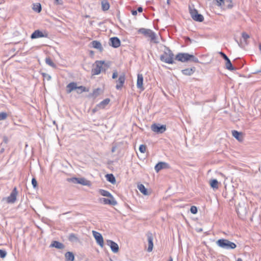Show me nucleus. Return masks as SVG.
Here are the masks:
<instances>
[{
	"mask_svg": "<svg viewBox=\"0 0 261 261\" xmlns=\"http://www.w3.org/2000/svg\"><path fill=\"white\" fill-rule=\"evenodd\" d=\"M202 231V229H200L199 231Z\"/></svg>",
	"mask_w": 261,
	"mask_h": 261,
	"instance_id": "nucleus-63",
	"label": "nucleus"
},
{
	"mask_svg": "<svg viewBox=\"0 0 261 261\" xmlns=\"http://www.w3.org/2000/svg\"><path fill=\"white\" fill-rule=\"evenodd\" d=\"M45 63L47 65L52 67L53 68H56V67H57L56 65L53 62V61L51 60V59L49 57L46 58Z\"/></svg>",
	"mask_w": 261,
	"mask_h": 261,
	"instance_id": "nucleus-34",
	"label": "nucleus"
},
{
	"mask_svg": "<svg viewBox=\"0 0 261 261\" xmlns=\"http://www.w3.org/2000/svg\"><path fill=\"white\" fill-rule=\"evenodd\" d=\"M7 252L4 250L0 249V257L4 258L6 257Z\"/></svg>",
	"mask_w": 261,
	"mask_h": 261,
	"instance_id": "nucleus-48",
	"label": "nucleus"
},
{
	"mask_svg": "<svg viewBox=\"0 0 261 261\" xmlns=\"http://www.w3.org/2000/svg\"><path fill=\"white\" fill-rule=\"evenodd\" d=\"M216 2L217 5L219 7H222L224 5L225 0H215Z\"/></svg>",
	"mask_w": 261,
	"mask_h": 261,
	"instance_id": "nucleus-44",
	"label": "nucleus"
},
{
	"mask_svg": "<svg viewBox=\"0 0 261 261\" xmlns=\"http://www.w3.org/2000/svg\"><path fill=\"white\" fill-rule=\"evenodd\" d=\"M191 55L188 53H178L175 57V59L181 62H187L190 60Z\"/></svg>",
	"mask_w": 261,
	"mask_h": 261,
	"instance_id": "nucleus-8",
	"label": "nucleus"
},
{
	"mask_svg": "<svg viewBox=\"0 0 261 261\" xmlns=\"http://www.w3.org/2000/svg\"><path fill=\"white\" fill-rule=\"evenodd\" d=\"M101 91V89L99 88L95 89L93 90L91 95L94 97H97L100 94V91Z\"/></svg>",
	"mask_w": 261,
	"mask_h": 261,
	"instance_id": "nucleus-38",
	"label": "nucleus"
},
{
	"mask_svg": "<svg viewBox=\"0 0 261 261\" xmlns=\"http://www.w3.org/2000/svg\"><path fill=\"white\" fill-rule=\"evenodd\" d=\"M116 146H113L111 149L112 152H114L116 151Z\"/></svg>",
	"mask_w": 261,
	"mask_h": 261,
	"instance_id": "nucleus-55",
	"label": "nucleus"
},
{
	"mask_svg": "<svg viewBox=\"0 0 261 261\" xmlns=\"http://www.w3.org/2000/svg\"><path fill=\"white\" fill-rule=\"evenodd\" d=\"M236 211L240 218L244 219L248 213L245 203H239L236 207Z\"/></svg>",
	"mask_w": 261,
	"mask_h": 261,
	"instance_id": "nucleus-6",
	"label": "nucleus"
},
{
	"mask_svg": "<svg viewBox=\"0 0 261 261\" xmlns=\"http://www.w3.org/2000/svg\"><path fill=\"white\" fill-rule=\"evenodd\" d=\"M189 61L194 63H199V60L197 58L195 57L194 55H191L190 60Z\"/></svg>",
	"mask_w": 261,
	"mask_h": 261,
	"instance_id": "nucleus-43",
	"label": "nucleus"
},
{
	"mask_svg": "<svg viewBox=\"0 0 261 261\" xmlns=\"http://www.w3.org/2000/svg\"><path fill=\"white\" fill-rule=\"evenodd\" d=\"M8 115L6 112H1L0 113V121L4 120L7 119Z\"/></svg>",
	"mask_w": 261,
	"mask_h": 261,
	"instance_id": "nucleus-39",
	"label": "nucleus"
},
{
	"mask_svg": "<svg viewBox=\"0 0 261 261\" xmlns=\"http://www.w3.org/2000/svg\"><path fill=\"white\" fill-rule=\"evenodd\" d=\"M17 190L16 187H14L11 192L9 196L7 198H3V200L6 199L7 202L9 203H13L16 200V196L17 195Z\"/></svg>",
	"mask_w": 261,
	"mask_h": 261,
	"instance_id": "nucleus-9",
	"label": "nucleus"
},
{
	"mask_svg": "<svg viewBox=\"0 0 261 261\" xmlns=\"http://www.w3.org/2000/svg\"><path fill=\"white\" fill-rule=\"evenodd\" d=\"M226 3H228L226 6V7L228 9H231L232 8L233 5L232 4V0H226L225 1Z\"/></svg>",
	"mask_w": 261,
	"mask_h": 261,
	"instance_id": "nucleus-49",
	"label": "nucleus"
},
{
	"mask_svg": "<svg viewBox=\"0 0 261 261\" xmlns=\"http://www.w3.org/2000/svg\"><path fill=\"white\" fill-rule=\"evenodd\" d=\"M101 10L103 11H108L110 7V5L107 0H102L101 1Z\"/></svg>",
	"mask_w": 261,
	"mask_h": 261,
	"instance_id": "nucleus-25",
	"label": "nucleus"
},
{
	"mask_svg": "<svg viewBox=\"0 0 261 261\" xmlns=\"http://www.w3.org/2000/svg\"><path fill=\"white\" fill-rule=\"evenodd\" d=\"M189 12L191 17L193 20L197 22H202L204 20V17L202 15L198 13V11L195 9L194 6H189Z\"/></svg>",
	"mask_w": 261,
	"mask_h": 261,
	"instance_id": "nucleus-5",
	"label": "nucleus"
},
{
	"mask_svg": "<svg viewBox=\"0 0 261 261\" xmlns=\"http://www.w3.org/2000/svg\"><path fill=\"white\" fill-rule=\"evenodd\" d=\"M232 135L239 142H242L244 139V134L242 132H239L236 130H232Z\"/></svg>",
	"mask_w": 261,
	"mask_h": 261,
	"instance_id": "nucleus-17",
	"label": "nucleus"
},
{
	"mask_svg": "<svg viewBox=\"0 0 261 261\" xmlns=\"http://www.w3.org/2000/svg\"><path fill=\"white\" fill-rule=\"evenodd\" d=\"M33 9L36 12L39 13L41 11V6L39 3L34 4Z\"/></svg>",
	"mask_w": 261,
	"mask_h": 261,
	"instance_id": "nucleus-36",
	"label": "nucleus"
},
{
	"mask_svg": "<svg viewBox=\"0 0 261 261\" xmlns=\"http://www.w3.org/2000/svg\"><path fill=\"white\" fill-rule=\"evenodd\" d=\"M237 261H243V260L241 258H238Z\"/></svg>",
	"mask_w": 261,
	"mask_h": 261,
	"instance_id": "nucleus-59",
	"label": "nucleus"
},
{
	"mask_svg": "<svg viewBox=\"0 0 261 261\" xmlns=\"http://www.w3.org/2000/svg\"><path fill=\"white\" fill-rule=\"evenodd\" d=\"M98 193L102 196L109 198H113V196L108 191L103 189H99Z\"/></svg>",
	"mask_w": 261,
	"mask_h": 261,
	"instance_id": "nucleus-29",
	"label": "nucleus"
},
{
	"mask_svg": "<svg viewBox=\"0 0 261 261\" xmlns=\"http://www.w3.org/2000/svg\"><path fill=\"white\" fill-rule=\"evenodd\" d=\"M32 184L34 188H37L38 187L37 181L35 178H33L32 179Z\"/></svg>",
	"mask_w": 261,
	"mask_h": 261,
	"instance_id": "nucleus-47",
	"label": "nucleus"
},
{
	"mask_svg": "<svg viewBox=\"0 0 261 261\" xmlns=\"http://www.w3.org/2000/svg\"><path fill=\"white\" fill-rule=\"evenodd\" d=\"M242 44V41H241L240 44H239V46H241Z\"/></svg>",
	"mask_w": 261,
	"mask_h": 261,
	"instance_id": "nucleus-62",
	"label": "nucleus"
},
{
	"mask_svg": "<svg viewBox=\"0 0 261 261\" xmlns=\"http://www.w3.org/2000/svg\"><path fill=\"white\" fill-rule=\"evenodd\" d=\"M57 2H58L59 0H55ZM58 4H59V3H57Z\"/></svg>",
	"mask_w": 261,
	"mask_h": 261,
	"instance_id": "nucleus-64",
	"label": "nucleus"
},
{
	"mask_svg": "<svg viewBox=\"0 0 261 261\" xmlns=\"http://www.w3.org/2000/svg\"><path fill=\"white\" fill-rule=\"evenodd\" d=\"M242 37L245 44L246 45L248 44L247 39L250 38V36L247 33L244 32L242 33Z\"/></svg>",
	"mask_w": 261,
	"mask_h": 261,
	"instance_id": "nucleus-37",
	"label": "nucleus"
},
{
	"mask_svg": "<svg viewBox=\"0 0 261 261\" xmlns=\"http://www.w3.org/2000/svg\"><path fill=\"white\" fill-rule=\"evenodd\" d=\"M76 93L78 94H81L83 92H88L89 89H87L85 87L83 86H77V89H76Z\"/></svg>",
	"mask_w": 261,
	"mask_h": 261,
	"instance_id": "nucleus-33",
	"label": "nucleus"
},
{
	"mask_svg": "<svg viewBox=\"0 0 261 261\" xmlns=\"http://www.w3.org/2000/svg\"><path fill=\"white\" fill-rule=\"evenodd\" d=\"M168 261H173V259H172V257H171V256H170V257H169V259Z\"/></svg>",
	"mask_w": 261,
	"mask_h": 261,
	"instance_id": "nucleus-58",
	"label": "nucleus"
},
{
	"mask_svg": "<svg viewBox=\"0 0 261 261\" xmlns=\"http://www.w3.org/2000/svg\"><path fill=\"white\" fill-rule=\"evenodd\" d=\"M92 233L96 241V243L101 247H103L104 245L103 239L101 233L94 230L92 231Z\"/></svg>",
	"mask_w": 261,
	"mask_h": 261,
	"instance_id": "nucleus-10",
	"label": "nucleus"
},
{
	"mask_svg": "<svg viewBox=\"0 0 261 261\" xmlns=\"http://www.w3.org/2000/svg\"><path fill=\"white\" fill-rule=\"evenodd\" d=\"M196 70V68L195 67H192L191 68H188L185 69H182L181 70V72L183 74L185 75H191L193 74Z\"/></svg>",
	"mask_w": 261,
	"mask_h": 261,
	"instance_id": "nucleus-21",
	"label": "nucleus"
},
{
	"mask_svg": "<svg viewBox=\"0 0 261 261\" xmlns=\"http://www.w3.org/2000/svg\"><path fill=\"white\" fill-rule=\"evenodd\" d=\"M219 54L220 55L221 57L225 60L226 61L228 59H229L228 57L222 51H220L219 53Z\"/></svg>",
	"mask_w": 261,
	"mask_h": 261,
	"instance_id": "nucleus-51",
	"label": "nucleus"
},
{
	"mask_svg": "<svg viewBox=\"0 0 261 261\" xmlns=\"http://www.w3.org/2000/svg\"><path fill=\"white\" fill-rule=\"evenodd\" d=\"M99 201L101 203H103L105 204H109L111 205H116L117 204V202L115 199L114 197L106 198H100L99 199Z\"/></svg>",
	"mask_w": 261,
	"mask_h": 261,
	"instance_id": "nucleus-12",
	"label": "nucleus"
},
{
	"mask_svg": "<svg viewBox=\"0 0 261 261\" xmlns=\"http://www.w3.org/2000/svg\"><path fill=\"white\" fill-rule=\"evenodd\" d=\"M8 141L9 140L8 137L6 136H4L3 137V142L1 143V145L3 146L4 147L8 143Z\"/></svg>",
	"mask_w": 261,
	"mask_h": 261,
	"instance_id": "nucleus-40",
	"label": "nucleus"
},
{
	"mask_svg": "<svg viewBox=\"0 0 261 261\" xmlns=\"http://www.w3.org/2000/svg\"><path fill=\"white\" fill-rule=\"evenodd\" d=\"M65 261H74V255L72 252L68 251L65 254Z\"/></svg>",
	"mask_w": 261,
	"mask_h": 261,
	"instance_id": "nucleus-26",
	"label": "nucleus"
},
{
	"mask_svg": "<svg viewBox=\"0 0 261 261\" xmlns=\"http://www.w3.org/2000/svg\"><path fill=\"white\" fill-rule=\"evenodd\" d=\"M167 4L169 5L170 4V0H167Z\"/></svg>",
	"mask_w": 261,
	"mask_h": 261,
	"instance_id": "nucleus-60",
	"label": "nucleus"
},
{
	"mask_svg": "<svg viewBox=\"0 0 261 261\" xmlns=\"http://www.w3.org/2000/svg\"><path fill=\"white\" fill-rule=\"evenodd\" d=\"M146 236L147 237V241L148 243L147 251L151 252L152 251L153 247V235L151 232L148 231L146 233Z\"/></svg>",
	"mask_w": 261,
	"mask_h": 261,
	"instance_id": "nucleus-13",
	"label": "nucleus"
},
{
	"mask_svg": "<svg viewBox=\"0 0 261 261\" xmlns=\"http://www.w3.org/2000/svg\"><path fill=\"white\" fill-rule=\"evenodd\" d=\"M137 87L141 90L144 89L143 87V76L142 74H138L137 75Z\"/></svg>",
	"mask_w": 261,
	"mask_h": 261,
	"instance_id": "nucleus-18",
	"label": "nucleus"
},
{
	"mask_svg": "<svg viewBox=\"0 0 261 261\" xmlns=\"http://www.w3.org/2000/svg\"><path fill=\"white\" fill-rule=\"evenodd\" d=\"M117 76H118V72H117V70L114 71L113 74H112V79H115L117 77Z\"/></svg>",
	"mask_w": 261,
	"mask_h": 261,
	"instance_id": "nucleus-52",
	"label": "nucleus"
},
{
	"mask_svg": "<svg viewBox=\"0 0 261 261\" xmlns=\"http://www.w3.org/2000/svg\"><path fill=\"white\" fill-rule=\"evenodd\" d=\"M121 42L117 37H113L110 39L109 44L114 48H117L120 46Z\"/></svg>",
	"mask_w": 261,
	"mask_h": 261,
	"instance_id": "nucleus-15",
	"label": "nucleus"
},
{
	"mask_svg": "<svg viewBox=\"0 0 261 261\" xmlns=\"http://www.w3.org/2000/svg\"><path fill=\"white\" fill-rule=\"evenodd\" d=\"M110 101V98H106L102 101H101L97 105V108H98L99 109H104L107 105H108Z\"/></svg>",
	"mask_w": 261,
	"mask_h": 261,
	"instance_id": "nucleus-24",
	"label": "nucleus"
},
{
	"mask_svg": "<svg viewBox=\"0 0 261 261\" xmlns=\"http://www.w3.org/2000/svg\"><path fill=\"white\" fill-rule=\"evenodd\" d=\"M99 109L98 108H97V106L92 110L93 113H95L97 110Z\"/></svg>",
	"mask_w": 261,
	"mask_h": 261,
	"instance_id": "nucleus-56",
	"label": "nucleus"
},
{
	"mask_svg": "<svg viewBox=\"0 0 261 261\" xmlns=\"http://www.w3.org/2000/svg\"><path fill=\"white\" fill-rule=\"evenodd\" d=\"M90 54H91V55L94 54V51H90Z\"/></svg>",
	"mask_w": 261,
	"mask_h": 261,
	"instance_id": "nucleus-61",
	"label": "nucleus"
},
{
	"mask_svg": "<svg viewBox=\"0 0 261 261\" xmlns=\"http://www.w3.org/2000/svg\"><path fill=\"white\" fill-rule=\"evenodd\" d=\"M139 150L141 153H144L146 150V146L144 144H141L139 146Z\"/></svg>",
	"mask_w": 261,
	"mask_h": 261,
	"instance_id": "nucleus-41",
	"label": "nucleus"
},
{
	"mask_svg": "<svg viewBox=\"0 0 261 261\" xmlns=\"http://www.w3.org/2000/svg\"><path fill=\"white\" fill-rule=\"evenodd\" d=\"M68 240L70 242H77L79 239L74 233H70L68 236Z\"/></svg>",
	"mask_w": 261,
	"mask_h": 261,
	"instance_id": "nucleus-35",
	"label": "nucleus"
},
{
	"mask_svg": "<svg viewBox=\"0 0 261 261\" xmlns=\"http://www.w3.org/2000/svg\"><path fill=\"white\" fill-rule=\"evenodd\" d=\"M151 130L158 134H162L166 130L165 125H161L159 123H153L151 126Z\"/></svg>",
	"mask_w": 261,
	"mask_h": 261,
	"instance_id": "nucleus-7",
	"label": "nucleus"
},
{
	"mask_svg": "<svg viewBox=\"0 0 261 261\" xmlns=\"http://www.w3.org/2000/svg\"><path fill=\"white\" fill-rule=\"evenodd\" d=\"M108 67V63H106L104 61H96L93 65L91 72L92 75H98L100 74L103 69L102 65Z\"/></svg>",
	"mask_w": 261,
	"mask_h": 261,
	"instance_id": "nucleus-4",
	"label": "nucleus"
},
{
	"mask_svg": "<svg viewBox=\"0 0 261 261\" xmlns=\"http://www.w3.org/2000/svg\"><path fill=\"white\" fill-rule=\"evenodd\" d=\"M138 33L143 34L146 37L149 38L151 42L155 44L159 43L155 33L151 30L142 28L138 30Z\"/></svg>",
	"mask_w": 261,
	"mask_h": 261,
	"instance_id": "nucleus-2",
	"label": "nucleus"
},
{
	"mask_svg": "<svg viewBox=\"0 0 261 261\" xmlns=\"http://www.w3.org/2000/svg\"><path fill=\"white\" fill-rule=\"evenodd\" d=\"M106 177L107 181L110 183L112 184H115L116 183V178L113 174H107L106 175Z\"/></svg>",
	"mask_w": 261,
	"mask_h": 261,
	"instance_id": "nucleus-30",
	"label": "nucleus"
},
{
	"mask_svg": "<svg viewBox=\"0 0 261 261\" xmlns=\"http://www.w3.org/2000/svg\"><path fill=\"white\" fill-rule=\"evenodd\" d=\"M42 76L46 79L47 81H49L51 79V76L46 73H42Z\"/></svg>",
	"mask_w": 261,
	"mask_h": 261,
	"instance_id": "nucleus-50",
	"label": "nucleus"
},
{
	"mask_svg": "<svg viewBox=\"0 0 261 261\" xmlns=\"http://www.w3.org/2000/svg\"><path fill=\"white\" fill-rule=\"evenodd\" d=\"M168 166L169 165L168 163L161 162L156 164L154 167V169L156 172H159L161 170L163 169L167 168Z\"/></svg>",
	"mask_w": 261,
	"mask_h": 261,
	"instance_id": "nucleus-19",
	"label": "nucleus"
},
{
	"mask_svg": "<svg viewBox=\"0 0 261 261\" xmlns=\"http://www.w3.org/2000/svg\"><path fill=\"white\" fill-rule=\"evenodd\" d=\"M107 243L111 248L112 251L114 253H117L119 251V246L118 244L112 240H108Z\"/></svg>",
	"mask_w": 261,
	"mask_h": 261,
	"instance_id": "nucleus-16",
	"label": "nucleus"
},
{
	"mask_svg": "<svg viewBox=\"0 0 261 261\" xmlns=\"http://www.w3.org/2000/svg\"><path fill=\"white\" fill-rule=\"evenodd\" d=\"M50 247H55L59 249H63L64 248V245L57 241H54L51 242V244L50 245Z\"/></svg>",
	"mask_w": 261,
	"mask_h": 261,
	"instance_id": "nucleus-23",
	"label": "nucleus"
},
{
	"mask_svg": "<svg viewBox=\"0 0 261 261\" xmlns=\"http://www.w3.org/2000/svg\"><path fill=\"white\" fill-rule=\"evenodd\" d=\"M77 89V84L75 82H71L68 84L66 86V92L69 94L72 91Z\"/></svg>",
	"mask_w": 261,
	"mask_h": 261,
	"instance_id": "nucleus-20",
	"label": "nucleus"
},
{
	"mask_svg": "<svg viewBox=\"0 0 261 261\" xmlns=\"http://www.w3.org/2000/svg\"><path fill=\"white\" fill-rule=\"evenodd\" d=\"M210 184L211 187L214 189H217L219 188V182L216 179H213L211 180L210 181Z\"/></svg>",
	"mask_w": 261,
	"mask_h": 261,
	"instance_id": "nucleus-32",
	"label": "nucleus"
},
{
	"mask_svg": "<svg viewBox=\"0 0 261 261\" xmlns=\"http://www.w3.org/2000/svg\"><path fill=\"white\" fill-rule=\"evenodd\" d=\"M78 184L87 186H90L91 185L90 181L86 179L84 177L79 178Z\"/></svg>",
	"mask_w": 261,
	"mask_h": 261,
	"instance_id": "nucleus-28",
	"label": "nucleus"
},
{
	"mask_svg": "<svg viewBox=\"0 0 261 261\" xmlns=\"http://www.w3.org/2000/svg\"><path fill=\"white\" fill-rule=\"evenodd\" d=\"M226 61V63H225V67L227 69L230 70V71H233V70H236L237 69V68L234 67L230 59H228L227 60L225 61Z\"/></svg>",
	"mask_w": 261,
	"mask_h": 261,
	"instance_id": "nucleus-27",
	"label": "nucleus"
},
{
	"mask_svg": "<svg viewBox=\"0 0 261 261\" xmlns=\"http://www.w3.org/2000/svg\"><path fill=\"white\" fill-rule=\"evenodd\" d=\"M125 81V75L124 73H123L119 76L118 80L116 81V82L117 83V84L116 86V89H117V90L121 89V88L123 86Z\"/></svg>",
	"mask_w": 261,
	"mask_h": 261,
	"instance_id": "nucleus-14",
	"label": "nucleus"
},
{
	"mask_svg": "<svg viewBox=\"0 0 261 261\" xmlns=\"http://www.w3.org/2000/svg\"><path fill=\"white\" fill-rule=\"evenodd\" d=\"M91 44L93 48L98 49L100 52L103 50L101 43L98 41L94 40L91 42Z\"/></svg>",
	"mask_w": 261,
	"mask_h": 261,
	"instance_id": "nucleus-22",
	"label": "nucleus"
},
{
	"mask_svg": "<svg viewBox=\"0 0 261 261\" xmlns=\"http://www.w3.org/2000/svg\"><path fill=\"white\" fill-rule=\"evenodd\" d=\"M79 178L77 177H72L68 179V181H70L73 184H78Z\"/></svg>",
	"mask_w": 261,
	"mask_h": 261,
	"instance_id": "nucleus-45",
	"label": "nucleus"
},
{
	"mask_svg": "<svg viewBox=\"0 0 261 261\" xmlns=\"http://www.w3.org/2000/svg\"><path fill=\"white\" fill-rule=\"evenodd\" d=\"M138 188L143 195H148L147 189L145 187V186L143 184H139L138 185Z\"/></svg>",
	"mask_w": 261,
	"mask_h": 261,
	"instance_id": "nucleus-31",
	"label": "nucleus"
},
{
	"mask_svg": "<svg viewBox=\"0 0 261 261\" xmlns=\"http://www.w3.org/2000/svg\"><path fill=\"white\" fill-rule=\"evenodd\" d=\"M4 150H5L4 148V147H3V148L1 149V151H0V152H1V153L3 152L4 151Z\"/></svg>",
	"mask_w": 261,
	"mask_h": 261,
	"instance_id": "nucleus-57",
	"label": "nucleus"
},
{
	"mask_svg": "<svg viewBox=\"0 0 261 261\" xmlns=\"http://www.w3.org/2000/svg\"><path fill=\"white\" fill-rule=\"evenodd\" d=\"M190 212L193 214H196L198 212L197 207L195 206H192L190 208Z\"/></svg>",
	"mask_w": 261,
	"mask_h": 261,
	"instance_id": "nucleus-46",
	"label": "nucleus"
},
{
	"mask_svg": "<svg viewBox=\"0 0 261 261\" xmlns=\"http://www.w3.org/2000/svg\"><path fill=\"white\" fill-rule=\"evenodd\" d=\"M131 12H132V14L133 15L135 16V15H137V10H132Z\"/></svg>",
	"mask_w": 261,
	"mask_h": 261,
	"instance_id": "nucleus-53",
	"label": "nucleus"
},
{
	"mask_svg": "<svg viewBox=\"0 0 261 261\" xmlns=\"http://www.w3.org/2000/svg\"><path fill=\"white\" fill-rule=\"evenodd\" d=\"M137 11H138L139 13H141L143 11V8L142 7H139L137 9Z\"/></svg>",
	"mask_w": 261,
	"mask_h": 261,
	"instance_id": "nucleus-54",
	"label": "nucleus"
},
{
	"mask_svg": "<svg viewBox=\"0 0 261 261\" xmlns=\"http://www.w3.org/2000/svg\"><path fill=\"white\" fill-rule=\"evenodd\" d=\"M185 41L187 45L190 43H192L193 42H196L195 40L191 39L189 37H185Z\"/></svg>",
	"mask_w": 261,
	"mask_h": 261,
	"instance_id": "nucleus-42",
	"label": "nucleus"
},
{
	"mask_svg": "<svg viewBox=\"0 0 261 261\" xmlns=\"http://www.w3.org/2000/svg\"><path fill=\"white\" fill-rule=\"evenodd\" d=\"M174 54L168 47H165V50L164 54L160 56V59L161 61L168 64L174 63Z\"/></svg>",
	"mask_w": 261,
	"mask_h": 261,
	"instance_id": "nucleus-1",
	"label": "nucleus"
},
{
	"mask_svg": "<svg viewBox=\"0 0 261 261\" xmlns=\"http://www.w3.org/2000/svg\"><path fill=\"white\" fill-rule=\"evenodd\" d=\"M48 34L46 32L44 33L39 30H35L31 35V38L32 39L38 38L45 37L47 38Z\"/></svg>",
	"mask_w": 261,
	"mask_h": 261,
	"instance_id": "nucleus-11",
	"label": "nucleus"
},
{
	"mask_svg": "<svg viewBox=\"0 0 261 261\" xmlns=\"http://www.w3.org/2000/svg\"><path fill=\"white\" fill-rule=\"evenodd\" d=\"M216 243L219 247L226 250L234 249L237 247V245L234 243L225 239H219Z\"/></svg>",
	"mask_w": 261,
	"mask_h": 261,
	"instance_id": "nucleus-3",
	"label": "nucleus"
}]
</instances>
